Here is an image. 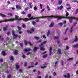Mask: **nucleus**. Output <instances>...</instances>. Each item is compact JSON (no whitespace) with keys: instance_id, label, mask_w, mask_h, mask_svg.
Here are the masks:
<instances>
[{"instance_id":"nucleus-64","label":"nucleus","mask_w":78,"mask_h":78,"mask_svg":"<svg viewBox=\"0 0 78 78\" xmlns=\"http://www.w3.org/2000/svg\"><path fill=\"white\" fill-rule=\"evenodd\" d=\"M53 75H54V76H56V73L54 72L53 73Z\"/></svg>"},{"instance_id":"nucleus-36","label":"nucleus","mask_w":78,"mask_h":78,"mask_svg":"<svg viewBox=\"0 0 78 78\" xmlns=\"http://www.w3.org/2000/svg\"><path fill=\"white\" fill-rule=\"evenodd\" d=\"M46 66H42L41 67V69H45V68H46Z\"/></svg>"},{"instance_id":"nucleus-21","label":"nucleus","mask_w":78,"mask_h":78,"mask_svg":"<svg viewBox=\"0 0 78 78\" xmlns=\"http://www.w3.org/2000/svg\"><path fill=\"white\" fill-rule=\"evenodd\" d=\"M50 33V30H49L47 34V36H48Z\"/></svg>"},{"instance_id":"nucleus-50","label":"nucleus","mask_w":78,"mask_h":78,"mask_svg":"<svg viewBox=\"0 0 78 78\" xmlns=\"http://www.w3.org/2000/svg\"><path fill=\"white\" fill-rule=\"evenodd\" d=\"M61 62V63L62 64V66H63V65H64L63 62L62 61Z\"/></svg>"},{"instance_id":"nucleus-10","label":"nucleus","mask_w":78,"mask_h":78,"mask_svg":"<svg viewBox=\"0 0 78 78\" xmlns=\"http://www.w3.org/2000/svg\"><path fill=\"white\" fill-rule=\"evenodd\" d=\"M30 50H31L30 48L26 49L24 50V51H25V52H28V51H30Z\"/></svg>"},{"instance_id":"nucleus-26","label":"nucleus","mask_w":78,"mask_h":78,"mask_svg":"<svg viewBox=\"0 0 78 78\" xmlns=\"http://www.w3.org/2000/svg\"><path fill=\"white\" fill-rule=\"evenodd\" d=\"M6 30H7V27H4L3 28V31H6Z\"/></svg>"},{"instance_id":"nucleus-49","label":"nucleus","mask_w":78,"mask_h":78,"mask_svg":"<svg viewBox=\"0 0 78 78\" xmlns=\"http://www.w3.org/2000/svg\"><path fill=\"white\" fill-rule=\"evenodd\" d=\"M0 62H3V59L1 58L0 59Z\"/></svg>"},{"instance_id":"nucleus-57","label":"nucleus","mask_w":78,"mask_h":78,"mask_svg":"<svg viewBox=\"0 0 78 78\" xmlns=\"http://www.w3.org/2000/svg\"><path fill=\"white\" fill-rule=\"evenodd\" d=\"M19 70V72H22V69H20V70Z\"/></svg>"},{"instance_id":"nucleus-47","label":"nucleus","mask_w":78,"mask_h":78,"mask_svg":"<svg viewBox=\"0 0 78 78\" xmlns=\"http://www.w3.org/2000/svg\"><path fill=\"white\" fill-rule=\"evenodd\" d=\"M15 43L16 44H20V43H19V42H18L17 41H16L15 42Z\"/></svg>"},{"instance_id":"nucleus-19","label":"nucleus","mask_w":78,"mask_h":78,"mask_svg":"<svg viewBox=\"0 0 78 78\" xmlns=\"http://www.w3.org/2000/svg\"><path fill=\"white\" fill-rule=\"evenodd\" d=\"M58 53V54H61V50L58 49V51H57Z\"/></svg>"},{"instance_id":"nucleus-31","label":"nucleus","mask_w":78,"mask_h":78,"mask_svg":"<svg viewBox=\"0 0 78 78\" xmlns=\"http://www.w3.org/2000/svg\"><path fill=\"white\" fill-rule=\"evenodd\" d=\"M72 2H73L74 3H78V1L77 0L73 1Z\"/></svg>"},{"instance_id":"nucleus-55","label":"nucleus","mask_w":78,"mask_h":78,"mask_svg":"<svg viewBox=\"0 0 78 78\" xmlns=\"http://www.w3.org/2000/svg\"><path fill=\"white\" fill-rule=\"evenodd\" d=\"M34 67V66H29L28 67V68H31V67Z\"/></svg>"},{"instance_id":"nucleus-9","label":"nucleus","mask_w":78,"mask_h":78,"mask_svg":"<svg viewBox=\"0 0 78 78\" xmlns=\"http://www.w3.org/2000/svg\"><path fill=\"white\" fill-rule=\"evenodd\" d=\"M72 47H73L78 48V44H76L72 45Z\"/></svg>"},{"instance_id":"nucleus-28","label":"nucleus","mask_w":78,"mask_h":78,"mask_svg":"<svg viewBox=\"0 0 78 78\" xmlns=\"http://www.w3.org/2000/svg\"><path fill=\"white\" fill-rule=\"evenodd\" d=\"M29 8H30L29 7H27L25 8L24 11H27V10H28Z\"/></svg>"},{"instance_id":"nucleus-1","label":"nucleus","mask_w":78,"mask_h":78,"mask_svg":"<svg viewBox=\"0 0 78 78\" xmlns=\"http://www.w3.org/2000/svg\"><path fill=\"white\" fill-rule=\"evenodd\" d=\"M48 17V16H41L40 17H32L31 18L28 19L27 18H19V16H17V15H15V18H10L9 20H8L6 19L5 20H7V21L6 22H8V21H14L15 20H24V21H28L29 20H33L34 19H42V18H47Z\"/></svg>"},{"instance_id":"nucleus-27","label":"nucleus","mask_w":78,"mask_h":78,"mask_svg":"<svg viewBox=\"0 0 78 78\" xmlns=\"http://www.w3.org/2000/svg\"><path fill=\"white\" fill-rule=\"evenodd\" d=\"M35 30V28H32L30 30L32 31H34V30Z\"/></svg>"},{"instance_id":"nucleus-51","label":"nucleus","mask_w":78,"mask_h":78,"mask_svg":"<svg viewBox=\"0 0 78 78\" xmlns=\"http://www.w3.org/2000/svg\"><path fill=\"white\" fill-rule=\"evenodd\" d=\"M11 75H9L8 76V78H11Z\"/></svg>"},{"instance_id":"nucleus-20","label":"nucleus","mask_w":78,"mask_h":78,"mask_svg":"<svg viewBox=\"0 0 78 78\" xmlns=\"http://www.w3.org/2000/svg\"><path fill=\"white\" fill-rule=\"evenodd\" d=\"M38 48H39L37 47H34V50L35 51H36V50H37V49H38Z\"/></svg>"},{"instance_id":"nucleus-59","label":"nucleus","mask_w":78,"mask_h":78,"mask_svg":"<svg viewBox=\"0 0 78 78\" xmlns=\"http://www.w3.org/2000/svg\"><path fill=\"white\" fill-rule=\"evenodd\" d=\"M7 3H8V4H10V3H11V2L9 1H7Z\"/></svg>"},{"instance_id":"nucleus-13","label":"nucleus","mask_w":78,"mask_h":78,"mask_svg":"<svg viewBox=\"0 0 78 78\" xmlns=\"http://www.w3.org/2000/svg\"><path fill=\"white\" fill-rule=\"evenodd\" d=\"M13 51L15 55H17L18 53V51L16 50H13Z\"/></svg>"},{"instance_id":"nucleus-37","label":"nucleus","mask_w":78,"mask_h":78,"mask_svg":"<svg viewBox=\"0 0 78 78\" xmlns=\"http://www.w3.org/2000/svg\"><path fill=\"white\" fill-rule=\"evenodd\" d=\"M16 69H19V67H20V66H19L18 65H16Z\"/></svg>"},{"instance_id":"nucleus-16","label":"nucleus","mask_w":78,"mask_h":78,"mask_svg":"<svg viewBox=\"0 0 78 78\" xmlns=\"http://www.w3.org/2000/svg\"><path fill=\"white\" fill-rule=\"evenodd\" d=\"M3 66H5L6 67H8V65H7V63L6 62L4 63V64H3Z\"/></svg>"},{"instance_id":"nucleus-35","label":"nucleus","mask_w":78,"mask_h":78,"mask_svg":"<svg viewBox=\"0 0 78 78\" xmlns=\"http://www.w3.org/2000/svg\"><path fill=\"white\" fill-rule=\"evenodd\" d=\"M32 23L33 25H36V22H35L34 21H32Z\"/></svg>"},{"instance_id":"nucleus-2","label":"nucleus","mask_w":78,"mask_h":78,"mask_svg":"<svg viewBox=\"0 0 78 78\" xmlns=\"http://www.w3.org/2000/svg\"><path fill=\"white\" fill-rule=\"evenodd\" d=\"M46 42L47 41H44L43 42L41 43V45L40 46L41 50L44 51L45 50V48H44V45H43L45 44H46Z\"/></svg>"},{"instance_id":"nucleus-14","label":"nucleus","mask_w":78,"mask_h":78,"mask_svg":"<svg viewBox=\"0 0 78 78\" xmlns=\"http://www.w3.org/2000/svg\"><path fill=\"white\" fill-rule=\"evenodd\" d=\"M78 41V38L77 37V36L76 35L75 36V39L74 40V41L75 42H77Z\"/></svg>"},{"instance_id":"nucleus-7","label":"nucleus","mask_w":78,"mask_h":78,"mask_svg":"<svg viewBox=\"0 0 78 78\" xmlns=\"http://www.w3.org/2000/svg\"><path fill=\"white\" fill-rule=\"evenodd\" d=\"M2 54L3 56H6V51L4 50L2 52Z\"/></svg>"},{"instance_id":"nucleus-53","label":"nucleus","mask_w":78,"mask_h":78,"mask_svg":"<svg viewBox=\"0 0 78 78\" xmlns=\"http://www.w3.org/2000/svg\"><path fill=\"white\" fill-rule=\"evenodd\" d=\"M22 57L23 58H25V55H24L23 54V55H22Z\"/></svg>"},{"instance_id":"nucleus-22","label":"nucleus","mask_w":78,"mask_h":78,"mask_svg":"<svg viewBox=\"0 0 78 78\" xmlns=\"http://www.w3.org/2000/svg\"><path fill=\"white\" fill-rule=\"evenodd\" d=\"M73 26L71 28V30H70V33H72V30H73Z\"/></svg>"},{"instance_id":"nucleus-39","label":"nucleus","mask_w":78,"mask_h":78,"mask_svg":"<svg viewBox=\"0 0 78 78\" xmlns=\"http://www.w3.org/2000/svg\"><path fill=\"white\" fill-rule=\"evenodd\" d=\"M78 9H77L75 13V14H76L78 13Z\"/></svg>"},{"instance_id":"nucleus-58","label":"nucleus","mask_w":78,"mask_h":78,"mask_svg":"<svg viewBox=\"0 0 78 78\" xmlns=\"http://www.w3.org/2000/svg\"><path fill=\"white\" fill-rule=\"evenodd\" d=\"M31 15L30 14H29L28 15V17H31Z\"/></svg>"},{"instance_id":"nucleus-23","label":"nucleus","mask_w":78,"mask_h":78,"mask_svg":"<svg viewBox=\"0 0 78 78\" xmlns=\"http://www.w3.org/2000/svg\"><path fill=\"white\" fill-rule=\"evenodd\" d=\"M34 9L35 11H37V7H36L35 6L34 8Z\"/></svg>"},{"instance_id":"nucleus-54","label":"nucleus","mask_w":78,"mask_h":78,"mask_svg":"<svg viewBox=\"0 0 78 78\" xmlns=\"http://www.w3.org/2000/svg\"><path fill=\"white\" fill-rule=\"evenodd\" d=\"M71 9V7H68L67 8V10H69V9Z\"/></svg>"},{"instance_id":"nucleus-33","label":"nucleus","mask_w":78,"mask_h":78,"mask_svg":"<svg viewBox=\"0 0 78 78\" xmlns=\"http://www.w3.org/2000/svg\"><path fill=\"white\" fill-rule=\"evenodd\" d=\"M45 8L43 9H42V10H41V11L40 13L41 14V13H42V12H43V11H44L45 10Z\"/></svg>"},{"instance_id":"nucleus-34","label":"nucleus","mask_w":78,"mask_h":78,"mask_svg":"<svg viewBox=\"0 0 78 78\" xmlns=\"http://www.w3.org/2000/svg\"><path fill=\"white\" fill-rule=\"evenodd\" d=\"M7 21H8V20H5L0 21V23H1V22H6Z\"/></svg>"},{"instance_id":"nucleus-60","label":"nucleus","mask_w":78,"mask_h":78,"mask_svg":"<svg viewBox=\"0 0 78 78\" xmlns=\"http://www.w3.org/2000/svg\"><path fill=\"white\" fill-rule=\"evenodd\" d=\"M63 24V23H60V25H61V26H62V25Z\"/></svg>"},{"instance_id":"nucleus-38","label":"nucleus","mask_w":78,"mask_h":78,"mask_svg":"<svg viewBox=\"0 0 78 78\" xmlns=\"http://www.w3.org/2000/svg\"><path fill=\"white\" fill-rule=\"evenodd\" d=\"M27 33H31L32 32L31 30H27Z\"/></svg>"},{"instance_id":"nucleus-44","label":"nucleus","mask_w":78,"mask_h":78,"mask_svg":"<svg viewBox=\"0 0 78 78\" xmlns=\"http://www.w3.org/2000/svg\"><path fill=\"white\" fill-rule=\"evenodd\" d=\"M26 12L24 11H23L22 12V14H25Z\"/></svg>"},{"instance_id":"nucleus-30","label":"nucleus","mask_w":78,"mask_h":78,"mask_svg":"<svg viewBox=\"0 0 78 78\" xmlns=\"http://www.w3.org/2000/svg\"><path fill=\"white\" fill-rule=\"evenodd\" d=\"M17 28L18 29V30H19V31H21V28L19 26H18L17 27Z\"/></svg>"},{"instance_id":"nucleus-12","label":"nucleus","mask_w":78,"mask_h":78,"mask_svg":"<svg viewBox=\"0 0 78 78\" xmlns=\"http://www.w3.org/2000/svg\"><path fill=\"white\" fill-rule=\"evenodd\" d=\"M0 16L3 17H6V16L5 15L2 13L0 14Z\"/></svg>"},{"instance_id":"nucleus-24","label":"nucleus","mask_w":78,"mask_h":78,"mask_svg":"<svg viewBox=\"0 0 78 78\" xmlns=\"http://www.w3.org/2000/svg\"><path fill=\"white\" fill-rule=\"evenodd\" d=\"M55 39H58L59 38V37L58 36H55L53 37Z\"/></svg>"},{"instance_id":"nucleus-48","label":"nucleus","mask_w":78,"mask_h":78,"mask_svg":"<svg viewBox=\"0 0 78 78\" xmlns=\"http://www.w3.org/2000/svg\"><path fill=\"white\" fill-rule=\"evenodd\" d=\"M43 38L44 39H46V37H45V36L44 35L43 36Z\"/></svg>"},{"instance_id":"nucleus-5","label":"nucleus","mask_w":78,"mask_h":78,"mask_svg":"<svg viewBox=\"0 0 78 78\" xmlns=\"http://www.w3.org/2000/svg\"><path fill=\"white\" fill-rule=\"evenodd\" d=\"M12 34L14 37V39H16L17 37V35L15 34V32L14 31H12Z\"/></svg>"},{"instance_id":"nucleus-15","label":"nucleus","mask_w":78,"mask_h":78,"mask_svg":"<svg viewBox=\"0 0 78 78\" xmlns=\"http://www.w3.org/2000/svg\"><path fill=\"white\" fill-rule=\"evenodd\" d=\"M16 8H17L18 9H21L20 6H19V5H16Z\"/></svg>"},{"instance_id":"nucleus-63","label":"nucleus","mask_w":78,"mask_h":78,"mask_svg":"<svg viewBox=\"0 0 78 78\" xmlns=\"http://www.w3.org/2000/svg\"><path fill=\"white\" fill-rule=\"evenodd\" d=\"M29 7H30V8H33V5H30Z\"/></svg>"},{"instance_id":"nucleus-43","label":"nucleus","mask_w":78,"mask_h":78,"mask_svg":"<svg viewBox=\"0 0 78 78\" xmlns=\"http://www.w3.org/2000/svg\"><path fill=\"white\" fill-rule=\"evenodd\" d=\"M62 8H63V6H62V5H61V6H60V10H61V9H62Z\"/></svg>"},{"instance_id":"nucleus-4","label":"nucleus","mask_w":78,"mask_h":78,"mask_svg":"<svg viewBox=\"0 0 78 78\" xmlns=\"http://www.w3.org/2000/svg\"><path fill=\"white\" fill-rule=\"evenodd\" d=\"M69 19V22L70 23H72V19H76V20H77L78 21V18L74 17H70Z\"/></svg>"},{"instance_id":"nucleus-29","label":"nucleus","mask_w":78,"mask_h":78,"mask_svg":"<svg viewBox=\"0 0 78 78\" xmlns=\"http://www.w3.org/2000/svg\"><path fill=\"white\" fill-rule=\"evenodd\" d=\"M46 8L48 9V10H50V7H49V6L47 5Z\"/></svg>"},{"instance_id":"nucleus-46","label":"nucleus","mask_w":78,"mask_h":78,"mask_svg":"<svg viewBox=\"0 0 78 78\" xmlns=\"http://www.w3.org/2000/svg\"><path fill=\"white\" fill-rule=\"evenodd\" d=\"M22 26L23 28H25V25L24 24H23L22 25Z\"/></svg>"},{"instance_id":"nucleus-62","label":"nucleus","mask_w":78,"mask_h":78,"mask_svg":"<svg viewBox=\"0 0 78 78\" xmlns=\"http://www.w3.org/2000/svg\"><path fill=\"white\" fill-rule=\"evenodd\" d=\"M69 48V47L68 46H66V50H68Z\"/></svg>"},{"instance_id":"nucleus-61","label":"nucleus","mask_w":78,"mask_h":78,"mask_svg":"<svg viewBox=\"0 0 78 78\" xmlns=\"http://www.w3.org/2000/svg\"><path fill=\"white\" fill-rule=\"evenodd\" d=\"M39 20H36V22H39Z\"/></svg>"},{"instance_id":"nucleus-8","label":"nucleus","mask_w":78,"mask_h":78,"mask_svg":"<svg viewBox=\"0 0 78 78\" xmlns=\"http://www.w3.org/2000/svg\"><path fill=\"white\" fill-rule=\"evenodd\" d=\"M54 25V22H52L49 25V27H53Z\"/></svg>"},{"instance_id":"nucleus-3","label":"nucleus","mask_w":78,"mask_h":78,"mask_svg":"<svg viewBox=\"0 0 78 78\" xmlns=\"http://www.w3.org/2000/svg\"><path fill=\"white\" fill-rule=\"evenodd\" d=\"M28 43L29 45H30V46H33V44H31V42L27 41L26 40L24 41V44L26 45H27L28 44Z\"/></svg>"},{"instance_id":"nucleus-41","label":"nucleus","mask_w":78,"mask_h":78,"mask_svg":"<svg viewBox=\"0 0 78 78\" xmlns=\"http://www.w3.org/2000/svg\"><path fill=\"white\" fill-rule=\"evenodd\" d=\"M34 37L35 39H37V40H38V39H39V37Z\"/></svg>"},{"instance_id":"nucleus-45","label":"nucleus","mask_w":78,"mask_h":78,"mask_svg":"<svg viewBox=\"0 0 78 78\" xmlns=\"http://www.w3.org/2000/svg\"><path fill=\"white\" fill-rule=\"evenodd\" d=\"M27 66V62H25V64H24V66Z\"/></svg>"},{"instance_id":"nucleus-25","label":"nucleus","mask_w":78,"mask_h":78,"mask_svg":"<svg viewBox=\"0 0 78 78\" xmlns=\"http://www.w3.org/2000/svg\"><path fill=\"white\" fill-rule=\"evenodd\" d=\"M42 6H43L42 4H40V7L41 9H42Z\"/></svg>"},{"instance_id":"nucleus-32","label":"nucleus","mask_w":78,"mask_h":78,"mask_svg":"<svg viewBox=\"0 0 78 78\" xmlns=\"http://www.w3.org/2000/svg\"><path fill=\"white\" fill-rule=\"evenodd\" d=\"M10 59L11 60H12V61H13L14 60V57L12 56H11L10 57Z\"/></svg>"},{"instance_id":"nucleus-52","label":"nucleus","mask_w":78,"mask_h":78,"mask_svg":"<svg viewBox=\"0 0 78 78\" xmlns=\"http://www.w3.org/2000/svg\"><path fill=\"white\" fill-rule=\"evenodd\" d=\"M10 32H8L7 34V35H9V34H10Z\"/></svg>"},{"instance_id":"nucleus-18","label":"nucleus","mask_w":78,"mask_h":78,"mask_svg":"<svg viewBox=\"0 0 78 78\" xmlns=\"http://www.w3.org/2000/svg\"><path fill=\"white\" fill-rule=\"evenodd\" d=\"M58 3L59 5H61V4L62 3V1L60 0L58 1Z\"/></svg>"},{"instance_id":"nucleus-40","label":"nucleus","mask_w":78,"mask_h":78,"mask_svg":"<svg viewBox=\"0 0 78 78\" xmlns=\"http://www.w3.org/2000/svg\"><path fill=\"white\" fill-rule=\"evenodd\" d=\"M7 14L8 15V16H12V14L11 13H8Z\"/></svg>"},{"instance_id":"nucleus-17","label":"nucleus","mask_w":78,"mask_h":78,"mask_svg":"<svg viewBox=\"0 0 78 78\" xmlns=\"http://www.w3.org/2000/svg\"><path fill=\"white\" fill-rule=\"evenodd\" d=\"M73 58H69L68 59V61H73Z\"/></svg>"},{"instance_id":"nucleus-6","label":"nucleus","mask_w":78,"mask_h":78,"mask_svg":"<svg viewBox=\"0 0 78 78\" xmlns=\"http://www.w3.org/2000/svg\"><path fill=\"white\" fill-rule=\"evenodd\" d=\"M64 77L66 78H70V74L69 73H68L67 75H64Z\"/></svg>"},{"instance_id":"nucleus-42","label":"nucleus","mask_w":78,"mask_h":78,"mask_svg":"<svg viewBox=\"0 0 78 78\" xmlns=\"http://www.w3.org/2000/svg\"><path fill=\"white\" fill-rule=\"evenodd\" d=\"M47 54L44 55H43V58H45L46 57H47Z\"/></svg>"},{"instance_id":"nucleus-56","label":"nucleus","mask_w":78,"mask_h":78,"mask_svg":"<svg viewBox=\"0 0 78 78\" xmlns=\"http://www.w3.org/2000/svg\"><path fill=\"white\" fill-rule=\"evenodd\" d=\"M67 39H68V38H65L64 39V41H67Z\"/></svg>"},{"instance_id":"nucleus-11","label":"nucleus","mask_w":78,"mask_h":78,"mask_svg":"<svg viewBox=\"0 0 78 78\" xmlns=\"http://www.w3.org/2000/svg\"><path fill=\"white\" fill-rule=\"evenodd\" d=\"M50 51V56H51V51H52V48L51 47H50L49 49Z\"/></svg>"}]
</instances>
